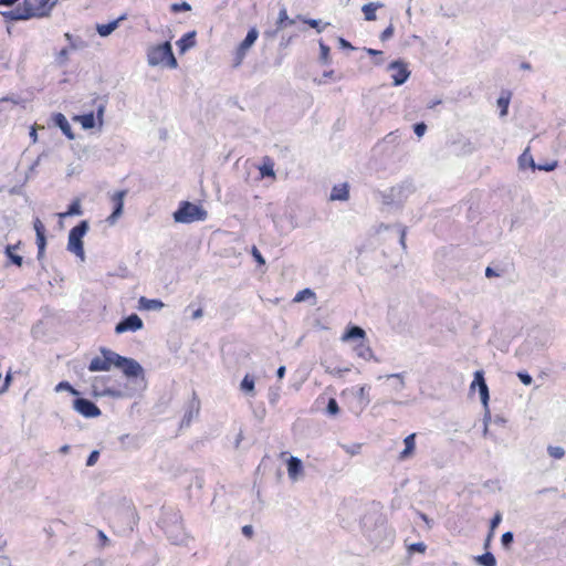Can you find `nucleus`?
<instances>
[{
  "label": "nucleus",
  "instance_id": "1",
  "mask_svg": "<svg viewBox=\"0 0 566 566\" xmlns=\"http://www.w3.org/2000/svg\"><path fill=\"white\" fill-rule=\"evenodd\" d=\"M363 535L375 548H388L395 539V533L387 525L386 517L378 511H369L360 518Z\"/></svg>",
  "mask_w": 566,
  "mask_h": 566
},
{
  "label": "nucleus",
  "instance_id": "2",
  "mask_svg": "<svg viewBox=\"0 0 566 566\" xmlns=\"http://www.w3.org/2000/svg\"><path fill=\"white\" fill-rule=\"evenodd\" d=\"M157 525L166 534L171 544L180 545L186 539L181 515L172 507H163Z\"/></svg>",
  "mask_w": 566,
  "mask_h": 566
},
{
  "label": "nucleus",
  "instance_id": "3",
  "mask_svg": "<svg viewBox=\"0 0 566 566\" xmlns=\"http://www.w3.org/2000/svg\"><path fill=\"white\" fill-rule=\"evenodd\" d=\"M115 367L120 369L125 377L139 388L146 387L145 370L134 358L117 354Z\"/></svg>",
  "mask_w": 566,
  "mask_h": 566
},
{
  "label": "nucleus",
  "instance_id": "4",
  "mask_svg": "<svg viewBox=\"0 0 566 566\" xmlns=\"http://www.w3.org/2000/svg\"><path fill=\"white\" fill-rule=\"evenodd\" d=\"M413 191L415 187L412 182L402 181L387 191H379L378 195L384 206L399 209Z\"/></svg>",
  "mask_w": 566,
  "mask_h": 566
},
{
  "label": "nucleus",
  "instance_id": "5",
  "mask_svg": "<svg viewBox=\"0 0 566 566\" xmlns=\"http://www.w3.org/2000/svg\"><path fill=\"white\" fill-rule=\"evenodd\" d=\"M147 62L150 66H157L165 63L169 69L178 67V62L174 55L172 46L169 41L150 46L147 50Z\"/></svg>",
  "mask_w": 566,
  "mask_h": 566
},
{
  "label": "nucleus",
  "instance_id": "6",
  "mask_svg": "<svg viewBox=\"0 0 566 566\" xmlns=\"http://www.w3.org/2000/svg\"><path fill=\"white\" fill-rule=\"evenodd\" d=\"M172 217L175 222L192 223L196 221H205L208 217V212L202 206L185 200L179 203Z\"/></svg>",
  "mask_w": 566,
  "mask_h": 566
},
{
  "label": "nucleus",
  "instance_id": "7",
  "mask_svg": "<svg viewBox=\"0 0 566 566\" xmlns=\"http://www.w3.org/2000/svg\"><path fill=\"white\" fill-rule=\"evenodd\" d=\"M90 230V223L87 220H81L75 227L69 232L67 251L74 253L82 261L85 260L83 238Z\"/></svg>",
  "mask_w": 566,
  "mask_h": 566
},
{
  "label": "nucleus",
  "instance_id": "8",
  "mask_svg": "<svg viewBox=\"0 0 566 566\" xmlns=\"http://www.w3.org/2000/svg\"><path fill=\"white\" fill-rule=\"evenodd\" d=\"M258 38L259 31L255 27H252L234 52L233 67H239L242 64L248 51L253 46Z\"/></svg>",
  "mask_w": 566,
  "mask_h": 566
},
{
  "label": "nucleus",
  "instance_id": "9",
  "mask_svg": "<svg viewBox=\"0 0 566 566\" xmlns=\"http://www.w3.org/2000/svg\"><path fill=\"white\" fill-rule=\"evenodd\" d=\"M101 353L103 358L98 356L94 357L88 365L90 371H108L112 366H115V357H117V353L105 347L101 348Z\"/></svg>",
  "mask_w": 566,
  "mask_h": 566
},
{
  "label": "nucleus",
  "instance_id": "10",
  "mask_svg": "<svg viewBox=\"0 0 566 566\" xmlns=\"http://www.w3.org/2000/svg\"><path fill=\"white\" fill-rule=\"evenodd\" d=\"M73 408L85 418H96L101 415V409L97 407V405L94 401L83 397H76L73 400Z\"/></svg>",
  "mask_w": 566,
  "mask_h": 566
},
{
  "label": "nucleus",
  "instance_id": "11",
  "mask_svg": "<svg viewBox=\"0 0 566 566\" xmlns=\"http://www.w3.org/2000/svg\"><path fill=\"white\" fill-rule=\"evenodd\" d=\"M388 70L394 71L391 75L394 86H400L405 84L410 76L408 65L402 60H396L389 63Z\"/></svg>",
  "mask_w": 566,
  "mask_h": 566
},
{
  "label": "nucleus",
  "instance_id": "12",
  "mask_svg": "<svg viewBox=\"0 0 566 566\" xmlns=\"http://www.w3.org/2000/svg\"><path fill=\"white\" fill-rule=\"evenodd\" d=\"M144 327L143 319L135 313L123 317L115 326L116 334L137 332Z\"/></svg>",
  "mask_w": 566,
  "mask_h": 566
},
{
  "label": "nucleus",
  "instance_id": "13",
  "mask_svg": "<svg viewBox=\"0 0 566 566\" xmlns=\"http://www.w3.org/2000/svg\"><path fill=\"white\" fill-rule=\"evenodd\" d=\"M473 376H474V378L470 385V389L474 390L475 387H478L481 402H482L483 407H488V403L490 400V391H489V387H488V384L484 378V371L476 370V371H474Z\"/></svg>",
  "mask_w": 566,
  "mask_h": 566
},
{
  "label": "nucleus",
  "instance_id": "14",
  "mask_svg": "<svg viewBox=\"0 0 566 566\" xmlns=\"http://www.w3.org/2000/svg\"><path fill=\"white\" fill-rule=\"evenodd\" d=\"M473 376H474V378L470 385V389L474 390L475 387H478L481 402H482L483 407H488V403L490 400V391H489V387H488V384L484 378V371L476 370V371H474Z\"/></svg>",
  "mask_w": 566,
  "mask_h": 566
},
{
  "label": "nucleus",
  "instance_id": "15",
  "mask_svg": "<svg viewBox=\"0 0 566 566\" xmlns=\"http://www.w3.org/2000/svg\"><path fill=\"white\" fill-rule=\"evenodd\" d=\"M125 196H126V190H119L114 193V196L112 198L113 211L106 219V221L109 224H114L117 221V219L123 214Z\"/></svg>",
  "mask_w": 566,
  "mask_h": 566
},
{
  "label": "nucleus",
  "instance_id": "16",
  "mask_svg": "<svg viewBox=\"0 0 566 566\" xmlns=\"http://www.w3.org/2000/svg\"><path fill=\"white\" fill-rule=\"evenodd\" d=\"M200 410V400L196 391L192 392V399L189 401L187 409L180 422V427H189L193 417L198 416Z\"/></svg>",
  "mask_w": 566,
  "mask_h": 566
},
{
  "label": "nucleus",
  "instance_id": "17",
  "mask_svg": "<svg viewBox=\"0 0 566 566\" xmlns=\"http://www.w3.org/2000/svg\"><path fill=\"white\" fill-rule=\"evenodd\" d=\"M52 123L59 127L61 132L66 136L67 139L73 140L75 135L67 118L62 113H55L52 116Z\"/></svg>",
  "mask_w": 566,
  "mask_h": 566
},
{
  "label": "nucleus",
  "instance_id": "18",
  "mask_svg": "<svg viewBox=\"0 0 566 566\" xmlns=\"http://www.w3.org/2000/svg\"><path fill=\"white\" fill-rule=\"evenodd\" d=\"M126 19H127V14L124 13V14L119 15L117 19L109 21L108 23H103V24L97 23L96 32L98 33L99 36L106 38V36L111 35L119 27V23L122 21H124Z\"/></svg>",
  "mask_w": 566,
  "mask_h": 566
},
{
  "label": "nucleus",
  "instance_id": "19",
  "mask_svg": "<svg viewBox=\"0 0 566 566\" xmlns=\"http://www.w3.org/2000/svg\"><path fill=\"white\" fill-rule=\"evenodd\" d=\"M365 338H366L365 329L358 325H353V324H350L346 327L344 334L340 337L342 342L358 340V339H360L363 342V340H365Z\"/></svg>",
  "mask_w": 566,
  "mask_h": 566
},
{
  "label": "nucleus",
  "instance_id": "20",
  "mask_svg": "<svg viewBox=\"0 0 566 566\" xmlns=\"http://www.w3.org/2000/svg\"><path fill=\"white\" fill-rule=\"evenodd\" d=\"M36 19L49 18L53 8L59 3V0H34Z\"/></svg>",
  "mask_w": 566,
  "mask_h": 566
},
{
  "label": "nucleus",
  "instance_id": "21",
  "mask_svg": "<svg viewBox=\"0 0 566 566\" xmlns=\"http://www.w3.org/2000/svg\"><path fill=\"white\" fill-rule=\"evenodd\" d=\"M196 35H197V32L195 30H192V31L185 33L176 42L180 54L186 53L188 50L192 49L196 45Z\"/></svg>",
  "mask_w": 566,
  "mask_h": 566
},
{
  "label": "nucleus",
  "instance_id": "22",
  "mask_svg": "<svg viewBox=\"0 0 566 566\" xmlns=\"http://www.w3.org/2000/svg\"><path fill=\"white\" fill-rule=\"evenodd\" d=\"M289 478L296 481L303 472V462L297 457H290L286 462Z\"/></svg>",
  "mask_w": 566,
  "mask_h": 566
},
{
  "label": "nucleus",
  "instance_id": "23",
  "mask_svg": "<svg viewBox=\"0 0 566 566\" xmlns=\"http://www.w3.org/2000/svg\"><path fill=\"white\" fill-rule=\"evenodd\" d=\"M165 304L158 298H147L140 296L138 300V310L140 311H159Z\"/></svg>",
  "mask_w": 566,
  "mask_h": 566
},
{
  "label": "nucleus",
  "instance_id": "24",
  "mask_svg": "<svg viewBox=\"0 0 566 566\" xmlns=\"http://www.w3.org/2000/svg\"><path fill=\"white\" fill-rule=\"evenodd\" d=\"M403 444H405V448L399 453V460H402V461L409 459L413 454V452H415V449H416V433H410L409 436H407L403 439Z\"/></svg>",
  "mask_w": 566,
  "mask_h": 566
},
{
  "label": "nucleus",
  "instance_id": "25",
  "mask_svg": "<svg viewBox=\"0 0 566 566\" xmlns=\"http://www.w3.org/2000/svg\"><path fill=\"white\" fill-rule=\"evenodd\" d=\"M348 197H349V190H348V185L346 182L334 186L332 188V191L329 195V199L333 201H336V200L345 201L348 199Z\"/></svg>",
  "mask_w": 566,
  "mask_h": 566
},
{
  "label": "nucleus",
  "instance_id": "26",
  "mask_svg": "<svg viewBox=\"0 0 566 566\" xmlns=\"http://www.w3.org/2000/svg\"><path fill=\"white\" fill-rule=\"evenodd\" d=\"M17 248L18 244H8L4 248V254L8 259L7 266L12 264L20 268L23 264V258L14 252Z\"/></svg>",
  "mask_w": 566,
  "mask_h": 566
},
{
  "label": "nucleus",
  "instance_id": "27",
  "mask_svg": "<svg viewBox=\"0 0 566 566\" xmlns=\"http://www.w3.org/2000/svg\"><path fill=\"white\" fill-rule=\"evenodd\" d=\"M354 350L356 355L365 360L374 359L375 361H379L377 357H375L373 349L368 344H366L364 340L357 344L354 347Z\"/></svg>",
  "mask_w": 566,
  "mask_h": 566
},
{
  "label": "nucleus",
  "instance_id": "28",
  "mask_svg": "<svg viewBox=\"0 0 566 566\" xmlns=\"http://www.w3.org/2000/svg\"><path fill=\"white\" fill-rule=\"evenodd\" d=\"M384 7L382 2H369L361 7V12L366 21H375L377 19L376 11Z\"/></svg>",
  "mask_w": 566,
  "mask_h": 566
},
{
  "label": "nucleus",
  "instance_id": "29",
  "mask_svg": "<svg viewBox=\"0 0 566 566\" xmlns=\"http://www.w3.org/2000/svg\"><path fill=\"white\" fill-rule=\"evenodd\" d=\"M65 40L69 42V49L71 51L83 50L87 46L86 41H84L81 36L73 35L70 32L64 33Z\"/></svg>",
  "mask_w": 566,
  "mask_h": 566
},
{
  "label": "nucleus",
  "instance_id": "30",
  "mask_svg": "<svg viewBox=\"0 0 566 566\" xmlns=\"http://www.w3.org/2000/svg\"><path fill=\"white\" fill-rule=\"evenodd\" d=\"M240 389L242 392L254 396L255 394V379L252 375L247 374L240 384Z\"/></svg>",
  "mask_w": 566,
  "mask_h": 566
},
{
  "label": "nucleus",
  "instance_id": "31",
  "mask_svg": "<svg viewBox=\"0 0 566 566\" xmlns=\"http://www.w3.org/2000/svg\"><path fill=\"white\" fill-rule=\"evenodd\" d=\"M0 14L3 17L6 22L25 21L24 17L28 15L27 13L22 14L20 6L9 11H2Z\"/></svg>",
  "mask_w": 566,
  "mask_h": 566
},
{
  "label": "nucleus",
  "instance_id": "32",
  "mask_svg": "<svg viewBox=\"0 0 566 566\" xmlns=\"http://www.w3.org/2000/svg\"><path fill=\"white\" fill-rule=\"evenodd\" d=\"M78 120L84 129H92L96 126V117L94 112H90L75 117Z\"/></svg>",
  "mask_w": 566,
  "mask_h": 566
},
{
  "label": "nucleus",
  "instance_id": "33",
  "mask_svg": "<svg viewBox=\"0 0 566 566\" xmlns=\"http://www.w3.org/2000/svg\"><path fill=\"white\" fill-rule=\"evenodd\" d=\"M20 11L22 14H28L24 17V20H31L36 18V11L34 6V0H22V6H20Z\"/></svg>",
  "mask_w": 566,
  "mask_h": 566
},
{
  "label": "nucleus",
  "instance_id": "34",
  "mask_svg": "<svg viewBox=\"0 0 566 566\" xmlns=\"http://www.w3.org/2000/svg\"><path fill=\"white\" fill-rule=\"evenodd\" d=\"M511 101V92H502L496 103L500 108V116H506Z\"/></svg>",
  "mask_w": 566,
  "mask_h": 566
},
{
  "label": "nucleus",
  "instance_id": "35",
  "mask_svg": "<svg viewBox=\"0 0 566 566\" xmlns=\"http://www.w3.org/2000/svg\"><path fill=\"white\" fill-rule=\"evenodd\" d=\"M474 560L478 565L480 566H496V558L495 556L486 551L484 554L482 555H478L474 557Z\"/></svg>",
  "mask_w": 566,
  "mask_h": 566
},
{
  "label": "nucleus",
  "instance_id": "36",
  "mask_svg": "<svg viewBox=\"0 0 566 566\" xmlns=\"http://www.w3.org/2000/svg\"><path fill=\"white\" fill-rule=\"evenodd\" d=\"M518 165L521 169H525L527 167L535 170V161L533 159V156L530 153V149L526 148L522 155L518 157Z\"/></svg>",
  "mask_w": 566,
  "mask_h": 566
},
{
  "label": "nucleus",
  "instance_id": "37",
  "mask_svg": "<svg viewBox=\"0 0 566 566\" xmlns=\"http://www.w3.org/2000/svg\"><path fill=\"white\" fill-rule=\"evenodd\" d=\"M83 213L81 202L80 200H73L69 207L67 210L63 213H60L59 216L61 218L71 217V216H81Z\"/></svg>",
  "mask_w": 566,
  "mask_h": 566
},
{
  "label": "nucleus",
  "instance_id": "38",
  "mask_svg": "<svg viewBox=\"0 0 566 566\" xmlns=\"http://www.w3.org/2000/svg\"><path fill=\"white\" fill-rule=\"evenodd\" d=\"M294 22L295 21L293 19L289 18L286 9L282 8L279 12V18L276 21L277 30H281L286 25H292V24H294Z\"/></svg>",
  "mask_w": 566,
  "mask_h": 566
},
{
  "label": "nucleus",
  "instance_id": "39",
  "mask_svg": "<svg viewBox=\"0 0 566 566\" xmlns=\"http://www.w3.org/2000/svg\"><path fill=\"white\" fill-rule=\"evenodd\" d=\"M298 18L301 19V15H298ZM302 21L304 23H306L307 25H310L311 28L315 29L317 31V33H321L324 31V29L329 25L328 22L326 23H322L321 20L318 19H311V18H302Z\"/></svg>",
  "mask_w": 566,
  "mask_h": 566
},
{
  "label": "nucleus",
  "instance_id": "40",
  "mask_svg": "<svg viewBox=\"0 0 566 566\" xmlns=\"http://www.w3.org/2000/svg\"><path fill=\"white\" fill-rule=\"evenodd\" d=\"M318 44H319V61L322 64L327 65L331 63V57H329L331 49L322 40L318 41Z\"/></svg>",
  "mask_w": 566,
  "mask_h": 566
},
{
  "label": "nucleus",
  "instance_id": "41",
  "mask_svg": "<svg viewBox=\"0 0 566 566\" xmlns=\"http://www.w3.org/2000/svg\"><path fill=\"white\" fill-rule=\"evenodd\" d=\"M70 52L71 50L69 48H63L61 49L56 54H55V63L59 65V66H65L67 63H69V55H70Z\"/></svg>",
  "mask_w": 566,
  "mask_h": 566
},
{
  "label": "nucleus",
  "instance_id": "42",
  "mask_svg": "<svg viewBox=\"0 0 566 566\" xmlns=\"http://www.w3.org/2000/svg\"><path fill=\"white\" fill-rule=\"evenodd\" d=\"M33 228L36 235V241H46L45 227L39 218L33 221Z\"/></svg>",
  "mask_w": 566,
  "mask_h": 566
},
{
  "label": "nucleus",
  "instance_id": "43",
  "mask_svg": "<svg viewBox=\"0 0 566 566\" xmlns=\"http://www.w3.org/2000/svg\"><path fill=\"white\" fill-rule=\"evenodd\" d=\"M273 161L266 157L263 165L260 167V174L262 177H273L274 176V169H273Z\"/></svg>",
  "mask_w": 566,
  "mask_h": 566
},
{
  "label": "nucleus",
  "instance_id": "44",
  "mask_svg": "<svg viewBox=\"0 0 566 566\" xmlns=\"http://www.w3.org/2000/svg\"><path fill=\"white\" fill-rule=\"evenodd\" d=\"M62 390H66V391L71 392L74 396H78L80 395V392L66 380L60 381L55 386V391L59 392V391H62Z\"/></svg>",
  "mask_w": 566,
  "mask_h": 566
},
{
  "label": "nucleus",
  "instance_id": "45",
  "mask_svg": "<svg viewBox=\"0 0 566 566\" xmlns=\"http://www.w3.org/2000/svg\"><path fill=\"white\" fill-rule=\"evenodd\" d=\"M514 542V534L511 531H507L501 536V544L504 549H510Z\"/></svg>",
  "mask_w": 566,
  "mask_h": 566
},
{
  "label": "nucleus",
  "instance_id": "46",
  "mask_svg": "<svg viewBox=\"0 0 566 566\" xmlns=\"http://www.w3.org/2000/svg\"><path fill=\"white\" fill-rule=\"evenodd\" d=\"M547 453L554 459H562L565 455V450L559 446H548Z\"/></svg>",
  "mask_w": 566,
  "mask_h": 566
},
{
  "label": "nucleus",
  "instance_id": "47",
  "mask_svg": "<svg viewBox=\"0 0 566 566\" xmlns=\"http://www.w3.org/2000/svg\"><path fill=\"white\" fill-rule=\"evenodd\" d=\"M310 297H315V293L311 289L306 287L296 293L294 302H303Z\"/></svg>",
  "mask_w": 566,
  "mask_h": 566
},
{
  "label": "nucleus",
  "instance_id": "48",
  "mask_svg": "<svg viewBox=\"0 0 566 566\" xmlns=\"http://www.w3.org/2000/svg\"><path fill=\"white\" fill-rule=\"evenodd\" d=\"M326 412L329 416H336L339 413V406L335 398H329L326 406Z\"/></svg>",
  "mask_w": 566,
  "mask_h": 566
},
{
  "label": "nucleus",
  "instance_id": "49",
  "mask_svg": "<svg viewBox=\"0 0 566 566\" xmlns=\"http://www.w3.org/2000/svg\"><path fill=\"white\" fill-rule=\"evenodd\" d=\"M357 396L360 399L361 402H364L365 406H367L370 402L369 398V387L368 386H361L358 388Z\"/></svg>",
  "mask_w": 566,
  "mask_h": 566
},
{
  "label": "nucleus",
  "instance_id": "50",
  "mask_svg": "<svg viewBox=\"0 0 566 566\" xmlns=\"http://www.w3.org/2000/svg\"><path fill=\"white\" fill-rule=\"evenodd\" d=\"M191 10V6L186 2V1H182V2H179V3H172L170 6V11L174 12V13H179V12H182V11H190Z\"/></svg>",
  "mask_w": 566,
  "mask_h": 566
},
{
  "label": "nucleus",
  "instance_id": "51",
  "mask_svg": "<svg viewBox=\"0 0 566 566\" xmlns=\"http://www.w3.org/2000/svg\"><path fill=\"white\" fill-rule=\"evenodd\" d=\"M501 522H502V514H501V512H496L490 521L489 533L494 534L495 530L497 528V526L500 525Z\"/></svg>",
  "mask_w": 566,
  "mask_h": 566
},
{
  "label": "nucleus",
  "instance_id": "52",
  "mask_svg": "<svg viewBox=\"0 0 566 566\" xmlns=\"http://www.w3.org/2000/svg\"><path fill=\"white\" fill-rule=\"evenodd\" d=\"M394 32H395V28H394V24L390 23L381 33H380V41L382 42H386L388 41L389 39L392 38L394 35Z\"/></svg>",
  "mask_w": 566,
  "mask_h": 566
},
{
  "label": "nucleus",
  "instance_id": "53",
  "mask_svg": "<svg viewBox=\"0 0 566 566\" xmlns=\"http://www.w3.org/2000/svg\"><path fill=\"white\" fill-rule=\"evenodd\" d=\"M12 379H13L12 373H11V370H8L4 376L3 384L0 388V395L4 394L9 389V387L12 382Z\"/></svg>",
  "mask_w": 566,
  "mask_h": 566
},
{
  "label": "nucleus",
  "instance_id": "54",
  "mask_svg": "<svg viewBox=\"0 0 566 566\" xmlns=\"http://www.w3.org/2000/svg\"><path fill=\"white\" fill-rule=\"evenodd\" d=\"M412 129L418 137H422L427 132V125L424 122H418L413 124Z\"/></svg>",
  "mask_w": 566,
  "mask_h": 566
},
{
  "label": "nucleus",
  "instance_id": "55",
  "mask_svg": "<svg viewBox=\"0 0 566 566\" xmlns=\"http://www.w3.org/2000/svg\"><path fill=\"white\" fill-rule=\"evenodd\" d=\"M516 375L525 386H530L533 382V377L525 370H520Z\"/></svg>",
  "mask_w": 566,
  "mask_h": 566
},
{
  "label": "nucleus",
  "instance_id": "56",
  "mask_svg": "<svg viewBox=\"0 0 566 566\" xmlns=\"http://www.w3.org/2000/svg\"><path fill=\"white\" fill-rule=\"evenodd\" d=\"M557 165H558V164H557V161H556V160H554V161H552V163H546V164H544V165H537V164H535V170H542V171H547V172H549V171L555 170V168L557 167Z\"/></svg>",
  "mask_w": 566,
  "mask_h": 566
},
{
  "label": "nucleus",
  "instance_id": "57",
  "mask_svg": "<svg viewBox=\"0 0 566 566\" xmlns=\"http://www.w3.org/2000/svg\"><path fill=\"white\" fill-rule=\"evenodd\" d=\"M427 545L423 542L413 543L408 547L410 553H424Z\"/></svg>",
  "mask_w": 566,
  "mask_h": 566
},
{
  "label": "nucleus",
  "instance_id": "58",
  "mask_svg": "<svg viewBox=\"0 0 566 566\" xmlns=\"http://www.w3.org/2000/svg\"><path fill=\"white\" fill-rule=\"evenodd\" d=\"M251 254L259 265L265 264V259L263 258V255L255 245L252 247Z\"/></svg>",
  "mask_w": 566,
  "mask_h": 566
},
{
  "label": "nucleus",
  "instance_id": "59",
  "mask_svg": "<svg viewBox=\"0 0 566 566\" xmlns=\"http://www.w3.org/2000/svg\"><path fill=\"white\" fill-rule=\"evenodd\" d=\"M386 377L388 379L395 378V379H397V381H399V387H396L397 391H401L405 388V380H403V374L402 373L387 375Z\"/></svg>",
  "mask_w": 566,
  "mask_h": 566
},
{
  "label": "nucleus",
  "instance_id": "60",
  "mask_svg": "<svg viewBox=\"0 0 566 566\" xmlns=\"http://www.w3.org/2000/svg\"><path fill=\"white\" fill-rule=\"evenodd\" d=\"M98 458H99V451L93 450L86 459V465L93 467L97 462Z\"/></svg>",
  "mask_w": 566,
  "mask_h": 566
},
{
  "label": "nucleus",
  "instance_id": "61",
  "mask_svg": "<svg viewBox=\"0 0 566 566\" xmlns=\"http://www.w3.org/2000/svg\"><path fill=\"white\" fill-rule=\"evenodd\" d=\"M350 368H329L326 367L325 371L337 377H343L345 373L349 371Z\"/></svg>",
  "mask_w": 566,
  "mask_h": 566
},
{
  "label": "nucleus",
  "instance_id": "62",
  "mask_svg": "<svg viewBox=\"0 0 566 566\" xmlns=\"http://www.w3.org/2000/svg\"><path fill=\"white\" fill-rule=\"evenodd\" d=\"M502 274H503V270L499 271V270H496V269H495V268H493V266H488V268L485 269V276H486L488 279L499 277V276H501Z\"/></svg>",
  "mask_w": 566,
  "mask_h": 566
},
{
  "label": "nucleus",
  "instance_id": "63",
  "mask_svg": "<svg viewBox=\"0 0 566 566\" xmlns=\"http://www.w3.org/2000/svg\"><path fill=\"white\" fill-rule=\"evenodd\" d=\"M38 247V255L36 259L41 261L44 258L45 249H46V241H36Z\"/></svg>",
  "mask_w": 566,
  "mask_h": 566
},
{
  "label": "nucleus",
  "instance_id": "64",
  "mask_svg": "<svg viewBox=\"0 0 566 566\" xmlns=\"http://www.w3.org/2000/svg\"><path fill=\"white\" fill-rule=\"evenodd\" d=\"M338 44L342 50H349V51L355 50V46H353L349 41H347L346 39H344L342 36L338 38Z\"/></svg>",
  "mask_w": 566,
  "mask_h": 566
}]
</instances>
